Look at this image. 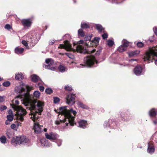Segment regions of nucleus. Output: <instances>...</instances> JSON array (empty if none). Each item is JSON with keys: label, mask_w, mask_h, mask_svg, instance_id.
Segmentation results:
<instances>
[{"label": "nucleus", "mask_w": 157, "mask_h": 157, "mask_svg": "<svg viewBox=\"0 0 157 157\" xmlns=\"http://www.w3.org/2000/svg\"><path fill=\"white\" fill-rule=\"evenodd\" d=\"M19 93L20 94L19 95L17 96L15 99H13L12 104L10 105L13 108V106L15 105L16 106H19V101L16 99L17 98H19L21 99V101H23V103L24 104L25 106H27V108H28L31 110V112L33 110H36L37 106V103L40 101H37L36 100H33L31 98V96L29 93H28L22 94V93L25 91V89L24 88H20Z\"/></svg>", "instance_id": "f257e3e1"}, {"label": "nucleus", "mask_w": 157, "mask_h": 157, "mask_svg": "<svg viewBox=\"0 0 157 157\" xmlns=\"http://www.w3.org/2000/svg\"><path fill=\"white\" fill-rule=\"evenodd\" d=\"M43 104L41 102H39L37 103V106L36 110H33L30 113L33 115V117H32V120L35 122L33 129L34 130L35 133L36 134L40 133L42 131L41 127H43V125H39V123L36 121L37 120L39 117V115L41 114V112L42 111L43 106Z\"/></svg>", "instance_id": "f03ea898"}, {"label": "nucleus", "mask_w": 157, "mask_h": 157, "mask_svg": "<svg viewBox=\"0 0 157 157\" xmlns=\"http://www.w3.org/2000/svg\"><path fill=\"white\" fill-rule=\"evenodd\" d=\"M67 108L66 106L59 108L60 110L61 111L62 114L64 115L65 117V119L63 122H65L67 120L69 123H65L66 126H68L69 124H70L71 126H73L75 124L74 121L75 117L72 116L71 114V113H73L74 115L75 116L76 114V112L75 111L73 110L72 109L69 110H67Z\"/></svg>", "instance_id": "7ed1b4c3"}, {"label": "nucleus", "mask_w": 157, "mask_h": 157, "mask_svg": "<svg viewBox=\"0 0 157 157\" xmlns=\"http://www.w3.org/2000/svg\"><path fill=\"white\" fill-rule=\"evenodd\" d=\"M157 56V46L153 47L149 49L147 52L144 59V61L147 60L148 63L152 62L154 57Z\"/></svg>", "instance_id": "20e7f679"}, {"label": "nucleus", "mask_w": 157, "mask_h": 157, "mask_svg": "<svg viewBox=\"0 0 157 157\" xmlns=\"http://www.w3.org/2000/svg\"><path fill=\"white\" fill-rule=\"evenodd\" d=\"M13 109L16 111L17 118L21 121L24 120V117L27 113L26 110L21 106H13Z\"/></svg>", "instance_id": "39448f33"}, {"label": "nucleus", "mask_w": 157, "mask_h": 157, "mask_svg": "<svg viewBox=\"0 0 157 157\" xmlns=\"http://www.w3.org/2000/svg\"><path fill=\"white\" fill-rule=\"evenodd\" d=\"M28 140L25 136H17L16 138H13L11 140L12 144L13 145H16L17 144H24L26 143Z\"/></svg>", "instance_id": "423d86ee"}, {"label": "nucleus", "mask_w": 157, "mask_h": 157, "mask_svg": "<svg viewBox=\"0 0 157 157\" xmlns=\"http://www.w3.org/2000/svg\"><path fill=\"white\" fill-rule=\"evenodd\" d=\"M45 62L48 65H44V67L52 71H55L56 70V64L53 59L51 58L47 59L45 60Z\"/></svg>", "instance_id": "0eeeda50"}, {"label": "nucleus", "mask_w": 157, "mask_h": 157, "mask_svg": "<svg viewBox=\"0 0 157 157\" xmlns=\"http://www.w3.org/2000/svg\"><path fill=\"white\" fill-rule=\"evenodd\" d=\"M84 61L85 63L89 67H91L94 64L95 62L96 63H97V62L95 60L94 57L92 56H88L85 58Z\"/></svg>", "instance_id": "6e6552de"}, {"label": "nucleus", "mask_w": 157, "mask_h": 157, "mask_svg": "<svg viewBox=\"0 0 157 157\" xmlns=\"http://www.w3.org/2000/svg\"><path fill=\"white\" fill-rule=\"evenodd\" d=\"M66 99L67 103L69 105H72L75 103V95L69 94L67 95Z\"/></svg>", "instance_id": "1a4fd4ad"}, {"label": "nucleus", "mask_w": 157, "mask_h": 157, "mask_svg": "<svg viewBox=\"0 0 157 157\" xmlns=\"http://www.w3.org/2000/svg\"><path fill=\"white\" fill-rule=\"evenodd\" d=\"M39 40L36 35H35L31 36L27 40L28 42L30 43V45L32 46H34Z\"/></svg>", "instance_id": "9d476101"}, {"label": "nucleus", "mask_w": 157, "mask_h": 157, "mask_svg": "<svg viewBox=\"0 0 157 157\" xmlns=\"http://www.w3.org/2000/svg\"><path fill=\"white\" fill-rule=\"evenodd\" d=\"M76 50L78 52L81 53H92L94 52L95 50H93L91 51H89L86 49H84V48L82 45H78L76 47Z\"/></svg>", "instance_id": "9b49d317"}, {"label": "nucleus", "mask_w": 157, "mask_h": 157, "mask_svg": "<svg viewBox=\"0 0 157 157\" xmlns=\"http://www.w3.org/2000/svg\"><path fill=\"white\" fill-rule=\"evenodd\" d=\"M64 48L67 51H71L73 50L71 48V45L69 44L68 40H66L64 42V44H60L59 47V48Z\"/></svg>", "instance_id": "f8f14e48"}, {"label": "nucleus", "mask_w": 157, "mask_h": 157, "mask_svg": "<svg viewBox=\"0 0 157 157\" xmlns=\"http://www.w3.org/2000/svg\"><path fill=\"white\" fill-rule=\"evenodd\" d=\"M45 136L47 139L53 140H56L59 136L57 134L53 132H51L49 134L46 133L45 134Z\"/></svg>", "instance_id": "ddd939ff"}, {"label": "nucleus", "mask_w": 157, "mask_h": 157, "mask_svg": "<svg viewBox=\"0 0 157 157\" xmlns=\"http://www.w3.org/2000/svg\"><path fill=\"white\" fill-rule=\"evenodd\" d=\"M22 25L25 27H30L32 24V22L29 19H24L21 21Z\"/></svg>", "instance_id": "4468645a"}, {"label": "nucleus", "mask_w": 157, "mask_h": 157, "mask_svg": "<svg viewBox=\"0 0 157 157\" xmlns=\"http://www.w3.org/2000/svg\"><path fill=\"white\" fill-rule=\"evenodd\" d=\"M134 71L135 74L136 75H140L142 72V68L140 66H137L134 68Z\"/></svg>", "instance_id": "2eb2a0df"}, {"label": "nucleus", "mask_w": 157, "mask_h": 157, "mask_svg": "<svg viewBox=\"0 0 157 157\" xmlns=\"http://www.w3.org/2000/svg\"><path fill=\"white\" fill-rule=\"evenodd\" d=\"M79 126L82 128H85L86 127V126L87 124L86 121L83 120H81L78 122Z\"/></svg>", "instance_id": "dca6fc26"}, {"label": "nucleus", "mask_w": 157, "mask_h": 157, "mask_svg": "<svg viewBox=\"0 0 157 157\" xmlns=\"http://www.w3.org/2000/svg\"><path fill=\"white\" fill-rule=\"evenodd\" d=\"M32 81L34 82H36L40 79L39 77L36 75H33L31 76Z\"/></svg>", "instance_id": "f3484780"}, {"label": "nucleus", "mask_w": 157, "mask_h": 157, "mask_svg": "<svg viewBox=\"0 0 157 157\" xmlns=\"http://www.w3.org/2000/svg\"><path fill=\"white\" fill-rule=\"evenodd\" d=\"M6 135L8 138L9 139L12 138L13 136V132L11 131L10 129H8L7 130Z\"/></svg>", "instance_id": "a211bd4d"}, {"label": "nucleus", "mask_w": 157, "mask_h": 157, "mask_svg": "<svg viewBox=\"0 0 157 157\" xmlns=\"http://www.w3.org/2000/svg\"><path fill=\"white\" fill-rule=\"evenodd\" d=\"M140 52V51L136 50L134 51L130 52L128 53V54L130 57H132L139 54Z\"/></svg>", "instance_id": "6ab92c4d"}, {"label": "nucleus", "mask_w": 157, "mask_h": 157, "mask_svg": "<svg viewBox=\"0 0 157 157\" xmlns=\"http://www.w3.org/2000/svg\"><path fill=\"white\" fill-rule=\"evenodd\" d=\"M24 51V48H19L18 47H17L15 50V52L17 54L22 53Z\"/></svg>", "instance_id": "aec40b11"}, {"label": "nucleus", "mask_w": 157, "mask_h": 157, "mask_svg": "<svg viewBox=\"0 0 157 157\" xmlns=\"http://www.w3.org/2000/svg\"><path fill=\"white\" fill-rule=\"evenodd\" d=\"M154 148L153 146H148L147 150V151L148 153L152 154L154 152Z\"/></svg>", "instance_id": "412c9836"}, {"label": "nucleus", "mask_w": 157, "mask_h": 157, "mask_svg": "<svg viewBox=\"0 0 157 157\" xmlns=\"http://www.w3.org/2000/svg\"><path fill=\"white\" fill-rule=\"evenodd\" d=\"M77 104L79 107H81L82 108L87 109L88 107L85 105H84L80 101H78L77 102Z\"/></svg>", "instance_id": "4be33fe9"}, {"label": "nucleus", "mask_w": 157, "mask_h": 157, "mask_svg": "<svg viewBox=\"0 0 157 157\" xmlns=\"http://www.w3.org/2000/svg\"><path fill=\"white\" fill-rule=\"evenodd\" d=\"M40 142L44 146H47L48 145V141L45 138L42 139L40 140Z\"/></svg>", "instance_id": "5701e85b"}, {"label": "nucleus", "mask_w": 157, "mask_h": 157, "mask_svg": "<svg viewBox=\"0 0 157 157\" xmlns=\"http://www.w3.org/2000/svg\"><path fill=\"white\" fill-rule=\"evenodd\" d=\"M16 80H20L24 78V76L21 73L16 74L15 77Z\"/></svg>", "instance_id": "b1692460"}, {"label": "nucleus", "mask_w": 157, "mask_h": 157, "mask_svg": "<svg viewBox=\"0 0 157 157\" xmlns=\"http://www.w3.org/2000/svg\"><path fill=\"white\" fill-rule=\"evenodd\" d=\"M129 42L125 40H123L122 41V45L124 47L126 48V49H127L129 45Z\"/></svg>", "instance_id": "393cba45"}, {"label": "nucleus", "mask_w": 157, "mask_h": 157, "mask_svg": "<svg viewBox=\"0 0 157 157\" xmlns=\"http://www.w3.org/2000/svg\"><path fill=\"white\" fill-rule=\"evenodd\" d=\"M156 113L154 109H152L149 112V115L150 116L154 117L155 116Z\"/></svg>", "instance_id": "a878e982"}, {"label": "nucleus", "mask_w": 157, "mask_h": 157, "mask_svg": "<svg viewBox=\"0 0 157 157\" xmlns=\"http://www.w3.org/2000/svg\"><path fill=\"white\" fill-rule=\"evenodd\" d=\"M126 49L125 47H124L122 45H121L118 47L117 50L120 52H122L126 50Z\"/></svg>", "instance_id": "bb28decb"}, {"label": "nucleus", "mask_w": 157, "mask_h": 157, "mask_svg": "<svg viewBox=\"0 0 157 157\" xmlns=\"http://www.w3.org/2000/svg\"><path fill=\"white\" fill-rule=\"evenodd\" d=\"M6 138L4 136H1L0 138V141L2 143L5 144L6 143Z\"/></svg>", "instance_id": "cd10ccee"}, {"label": "nucleus", "mask_w": 157, "mask_h": 157, "mask_svg": "<svg viewBox=\"0 0 157 157\" xmlns=\"http://www.w3.org/2000/svg\"><path fill=\"white\" fill-rule=\"evenodd\" d=\"M96 27L97 30L99 32H101L104 30V29L100 25H96Z\"/></svg>", "instance_id": "c85d7f7f"}, {"label": "nucleus", "mask_w": 157, "mask_h": 157, "mask_svg": "<svg viewBox=\"0 0 157 157\" xmlns=\"http://www.w3.org/2000/svg\"><path fill=\"white\" fill-rule=\"evenodd\" d=\"M58 69L60 71L63 72L65 71L66 68L64 66L60 65L58 67Z\"/></svg>", "instance_id": "c756f323"}, {"label": "nucleus", "mask_w": 157, "mask_h": 157, "mask_svg": "<svg viewBox=\"0 0 157 157\" xmlns=\"http://www.w3.org/2000/svg\"><path fill=\"white\" fill-rule=\"evenodd\" d=\"M81 26L82 28L86 29L89 27V24L86 23H82Z\"/></svg>", "instance_id": "7c9ffc66"}, {"label": "nucleus", "mask_w": 157, "mask_h": 157, "mask_svg": "<svg viewBox=\"0 0 157 157\" xmlns=\"http://www.w3.org/2000/svg\"><path fill=\"white\" fill-rule=\"evenodd\" d=\"M33 95L34 97L36 98H38L40 96V93L38 91H36L34 92Z\"/></svg>", "instance_id": "2f4dec72"}, {"label": "nucleus", "mask_w": 157, "mask_h": 157, "mask_svg": "<svg viewBox=\"0 0 157 157\" xmlns=\"http://www.w3.org/2000/svg\"><path fill=\"white\" fill-rule=\"evenodd\" d=\"M65 54L70 59H73L74 58V55L70 53H65Z\"/></svg>", "instance_id": "473e14b6"}, {"label": "nucleus", "mask_w": 157, "mask_h": 157, "mask_svg": "<svg viewBox=\"0 0 157 157\" xmlns=\"http://www.w3.org/2000/svg\"><path fill=\"white\" fill-rule=\"evenodd\" d=\"M78 34L79 36L81 37H83L84 36V33L82 29H80L78 30Z\"/></svg>", "instance_id": "72a5a7b5"}, {"label": "nucleus", "mask_w": 157, "mask_h": 157, "mask_svg": "<svg viewBox=\"0 0 157 157\" xmlns=\"http://www.w3.org/2000/svg\"><path fill=\"white\" fill-rule=\"evenodd\" d=\"M13 115H8L7 116V120L9 121H13Z\"/></svg>", "instance_id": "f704fd0d"}, {"label": "nucleus", "mask_w": 157, "mask_h": 157, "mask_svg": "<svg viewBox=\"0 0 157 157\" xmlns=\"http://www.w3.org/2000/svg\"><path fill=\"white\" fill-rule=\"evenodd\" d=\"M53 92L52 90L50 88H47L45 90V92L46 93L48 94H50L51 93H52Z\"/></svg>", "instance_id": "c9c22d12"}, {"label": "nucleus", "mask_w": 157, "mask_h": 157, "mask_svg": "<svg viewBox=\"0 0 157 157\" xmlns=\"http://www.w3.org/2000/svg\"><path fill=\"white\" fill-rule=\"evenodd\" d=\"M114 44V42L112 40H109L107 41V44L109 46H112Z\"/></svg>", "instance_id": "e433bc0d"}, {"label": "nucleus", "mask_w": 157, "mask_h": 157, "mask_svg": "<svg viewBox=\"0 0 157 157\" xmlns=\"http://www.w3.org/2000/svg\"><path fill=\"white\" fill-rule=\"evenodd\" d=\"M10 82L9 81H6L3 83V86L5 87L9 86L10 85Z\"/></svg>", "instance_id": "4c0bfd02"}, {"label": "nucleus", "mask_w": 157, "mask_h": 157, "mask_svg": "<svg viewBox=\"0 0 157 157\" xmlns=\"http://www.w3.org/2000/svg\"><path fill=\"white\" fill-rule=\"evenodd\" d=\"M59 98L58 97L54 98V102L55 103H57L59 101Z\"/></svg>", "instance_id": "58836bf2"}, {"label": "nucleus", "mask_w": 157, "mask_h": 157, "mask_svg": "<svg viewBox=\"0 0 157 157\" xmlns=\"http://www.w3.org/2000/svg\"><path fill=\"white\" fill-rule=\"evenodd\" d=\"M64 88L67 91H71L72 90V88L68 86H66Z\"/></svg>", "instance_id": "ea45409f"}, {"label": "nucleus", "mask_w": 157, "mask_h": 157, "mask_svg": "<svg viewBox=\"0 0 157 157\" xmlns=\"http://www.w3.org/2000/svg\"><path fill=\"white\" fill-rule=\"evenodd\" d=\"M137 45L138 47L141 48L144 46V44L142 42H138L137 43Z\"/></svg>", "instance_id": "a19ab883"}, {"label": "nucleus", "mask_w": 157, "mask_h": 157, "mask_svg": "<svg viewBox=\"0 0 157 157\" xmlns=\"http://www.w3.org/2000/svg\"><path fill=\"white\" fill-rule=\"evenodd\" d=\"M7 107L5 105H2L0 107V109L1 111H3L7 109Z\"/></svg>", "instance_id": "79ce46f5"}, {"label": "nucleus", "mask_w": 157, "mask_h": 157, "mask_svg": "<svg viewBox=\"0 0 157 157\" xmlns=\"http://www.w3.org/2000/svg\"><path fill=\"white\" fill-rule=\"evenodd\" d=\"M5 29L9 30L11 29V27L10 25L7 24L5 25Z\"/></svg>", "instance_id": "37998d69"}, {"label": "nucleus", "mask_w": 157, "mask_h": 157, "mask_svg": "<svg viewBox=\"0 0 157 157\" xmlns=\"http://www.w3.org/2000/svg\"><path fill=\"white\" fill-rule=\"evenodd\" d=\"M62 141L61 140H57V143L58 146H59L61 145Z\"/></svg>", "instance_id": "c03bdc74"}, {"label": "nucleus", "mask_w": 157, "mask_h": 157, "mask_svg": "<svg viewBox=\"0 0 157 157\" xmlns=\"http://www.w3.org/2000/svg\"><path fill=\"white\" fill-rule=\"evenodd\" d=\"M22 43L25 46H27L28 45V43L25 40H23L22 41Z\"/></svg>", "instance_id": "a18cd8bd"}, {"label": "nucleus", "mask_w": 157, "mask_h": 157, "mask_svg": "<svg viewBox=\"0 0 157 157\" xmlns=\"http://www.w3.org/2000/svg\"><path fill=\"white\" fill-rule=\"evenodd\" d=\"M5 97L4 96H0V102H2L5 100Z\"/></svg>", "instance_id": "49530a36"}, {"label": "nucleus", "mask_w": 157, "mask_h": 157, "mask_svg": "<svg viewBox=\"0 0 157 157\" xmlns=\"http://www.w3.org/2000/svg\"><path fill=\"white\" fill-rule=\"evenodd\" d=\"M103 39H106L108 37V35L106 33H104L102 35Z\"/></svg>", "instance_id": "de8ad7c7"}, {"label": "nucleus", "mask_w": 157, "mask_h": 157, "mask_svg": "<svg viewBox=\"0 0 157 157\" xmlns=\"http://www.w3.org/2000/svg\"><path fill=\"white\" fill-rule=\"evenodd\" d=\"M85 39L86 41L90 40L91 39V37L90 36H86Z\"/></svg>", "instance_id": "09e8293b"}, {"label": "nucleus", "mask_w": 157, "mask_h": 157, "mask_svg": "<svg viewBox=\"0 0 157 157\" xmlns=\"http://www.w3.org/2000/svg\"><path fill=\"white\" fill-rule=\"evenodd\" d=\"M39 89L41 91L43 92L44 90V87L43 86H39Z\"/></svg>", "instance_id": "8fccbe9b"}, {"label": "nucleus", "mask_w": 157, "mask_h": 157, "mask_svg": "<svg viewBox=\"0 0 157 157\" xmlns=\"http://www.w3.org/2000/svg\"><path fill=\"white\" fill-rule=\"evenodd\" d=\"M16 127V125L14 124H12L11 125V128L13 129H14Z\"/></svg>", "instance_id": "3c124183"}, {"label": "nucleus", "mask_w": 157, "mask_h": 157, "mask_svg": "<svg viewBox=\"0 0 157 157\" xmlns=\"http://www.w3.org/2000/svg\"><path fill=\"white\" fill-rule=\"evenodd\" d=\"M100 39V38L98 37H95L94 38V41H95L96 42H98Z\"/></svg>", "instance_id": "603ef678"}, {"label": "nucleus", "mask_w": 157, "mask_h": 157, "mask_svg": "<svg viewBox=\"0 0 157 157\" xmlns=\"http://www.w3.org/2000/svg\"><path fill=\"white\" fill-rule=\"evenodd\" d=\"M8 113L10 115H13V111L11 109H10L8 111Z\"/></svg>", "instance_id": "864d4df0"}, {"label": "nucleus", "mask_w": 157, "mask_h": 157, "mask_svg": "<svg viewBox=\"0 0 157 157\" xmlns=\"http://www.w3.org/2000/svg\"><path fill=\"white\" fill-rule=\"evenodd\" d=\"M54 43V40H53L50 42L49 44L50 45H52Z\"/></svg>", "instance_id": "5fc2aeb1"}, {"label": "nucleus", "mask_w": 157, "mask_h": 157, "mask_svg": "<svg viewBox=\"0 0 157 157\" xmlns=\"http://www.w3.org/2000/svg\"><path fill=\"white\" fill-rule=\"evenodd\" d=\"M85 65H83L82 64H80V66H79V67H83L85 66Z\"/></svg>", "instance_id": "6e6d98bb"}, {"label": "nucleus", "mask_w": 157, "mask_h": 157, "mask_svg": "<svg viewBox=\"0 0 157 157\" xmlns=\"http://www.w3.org/2000/svg\"><path fill=\"white\" fill-rule=\"evenodd\" d=\"M9 121L8 120H7L6 121V122H5V123L6 124V125H8V124H10V123H9Z\"/></svg>", "instance_id": "4d7b16f0"}, {"label": "nucleus", "mask_w": 157, "mask_h": 157, "mask_svg": "<svg viewBox=\"0 0 157 157\" xmlns=\"http://www.w3.org/2000/svg\"><path fill=\"white\" fill-rule=\"evenodd\" d=\"M83 43V41L82 40H80L79 41V42L78 43H79V44H82Z\"/></svg>", "instance_id": "13d9d810"}, {"label": "nucleus", "mask_w": 157, "mask_h": 157, "mask_svg": "<svg viewBox=\"0 0 157 157\" xmlns=\"http://www.w3.org/2000/svg\"><path fill=\"white\" fill-rule=\"evenodd\" d=\"M153 123L155 124H157V120H156L154 121Z\"/></svg>", "instance_id": "bf43d9fd"}, {"label": "nucleus", "mask_w": 157, "mask_h": 157, "mask_svg": "<svg viewBox=\"0 0 157 157\" xmlns=\"http://www.w3.org/2000/svg\"><path fill=\"white\" fill-rule=\"evenodd\" d=\"M154 32L156 35H157V28L155 29V30Z\"/></svg>", "instance_id": "052dcab7"}, {"label": "nucleus", "mask_w": 157, "mask_h": 157, "mask_svg": "<svg viewBox=\"0 0 157 157\" xmlns=\"http://www.w3.org/2000/svg\"><path fill=\"white\" fill-rule=\"evenodd\" d=\"M67 36L69 37V35H68V34H66L64 36H63V39H64V37H67Z\"/></svg>", "instance_id": "680f3d73"}, {"label": "nucleus", "mask_w": 157, "mask_h": 157, "mask_svg": "<svg viewBox=\"0 0 157 157\" xmlns=\"http://www.w3.org/2000/svg\"><path fill=\"white\" fill-rule=\"evenodd\" d=\"M136 60V59H131L130 60H129V62H131L132 61Z\"/></svg>", "instance_id": "e2e57ef3"}, {"label": "nucleus", "mask_w": 157, "mask_h": 157, "mask_svg": "<svg viewBox=\"0 0 157 157\" xmlns=\"http://www.w3.org/2000/svg\"><path fill=\"white\" fill-rule=\"evenodd\" d=\"M44 132H46L47 131V128H44Z\"/></svg>", "instance_id": "0e129e2a"}, {"label": "nucleus", "mask_w": 157, "mask_h": 157, "mask_svg": "<svg viewBox=\"0 0 157 157\" xmlns=\"http://www.w3.org/2000/svg\"><path fill=\"white\" fill-rule=\"evenodd\" d=\"M155 64L157 65V59L155 60Z\"/></svg>", "instance_id": "69168bd1"}, {"label": "nucleus", "mask_w": 157, "mask_h": 157, "mask_svg": "<svg viewBox=\"0 0 157 157\" xmlns=\"http://www.w3.org/2000/svg\"><path fill=\"white\" fill-rule=\"evenodd\" d=\"M29 88H30L29 87V86H27L26 87V88L28 90H29Z\"/></svg>", "instance_id": "338daca9"}, {"label": "nucleus", "mask_w": 157, "mask_h": 157, "mask_svg": "<svg viewBox=\"0 0 157 157\" xmlns=\"http://www.w3.org/2000/svg\"><path fill=\"white\" fill-rule=\"evenodd\" d=\"M2 78L0 77V81H2Z\"/></svg>", "instance_id": "774afa93"}]
</instances>
